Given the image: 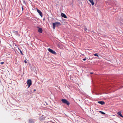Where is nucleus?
Returning a JSON list of instances; mask_svg holds the SVG:
<instances>
[{"label": "nucleus", "mask_w": 123, "mask_h": 123, "mask_svg": "<svg viewBox=\"0 0 123 123\" xmlns=\"http://www.w3.org/2000/svg\"><path fill=\"white\" fill-rule=\"evenodd\" d=\"M84 30L85 31H86L87 30V29L86 27H85L84 29Z\"/></svg>", "instance_id": "17"}, {"label": "nucleus", "mask_w": 123, "mask_h": 123, "mask_svg": "<svg viewBox=\"0 0 123 123\" xmlns=\"http://www.w3.org/2000/svg\"><path fill=\"white\" fill-rule=\"evenodd\" d=\"M14 32H15V33L16 34L18 35H19V34H18V31H16Z\"/></svg>", "instance_id": "15"}, {"label": "nucleus", "mask_w": 123, "mask_h": 123, "mask_svg": "<svg viewBox=\"0 0 123 123\" xmlns=\"http://www.w3.org/2000/svg\"><path fill=\"white\" fill-rule=\"evenodd\" d=\"M48 50L49 52H50L52 54H56V52L55 51L53 50L52 49H51L50 48H49L47 49Z\"/></svg>", "instance_id": "3"}, {"label": "nucleus", "mask_w": 123, "mask_h": 123, "mask_svg": "<svg viewBox=\"0 0 123 123\" xmlns=\"http://www.w3.org/2000/svg\"><path fill=\"white\" fill-rule=\"evenodd\" d=\"M37 12L39 13L41 17H42L43 14L37 8Z\"/></svg>", "instance_id": "4"}, {"label": "nucleus", "mask_w": 123, "mask_h": 123, "mask_svg": "<svg viewBox=\"0 0 123 123\" xmlns=\"http://www.w3.org/2000/svg\"><path fill=\"white\" fill-rule=\"evenodd\" d=\"M97 102L98 103L102 105H104L105 103V102L104 101H99Z\"/></svg>", "instance_id": "8"}, {"label": "nucleus", "mask_w": 123, "mask_h": 123, "mask_svg": "<svg viewBox=\"0 0 123 123\" xmlns=\"http://www.w3.org/2000/svg\"><path fill=\"white\" fill-rule=\"evenodd\" d=\"M89 1L91 2L92 5H94V3L93 2V0H88Z\"/></svg>", "instance_id": "10"}, {"label": "nucleus", "mask_w": 123, "mask_h": 123, "mask_svg": "<svg viewBox=\"0 0 123 123\" xmlns=\"http://www.w3.org/2000/svg\"><path fill=\"white\" fill-rule=\"evenodd\" d=\"M99 112L100 113H101V114L103 115H104L105 114V113L104 112H103L100 111H99Z\"/></svg>", "instance_id": "12"}, {"label": "nucleus", "mask_w": 123, "mask_h": 123, "mask_svg": "<svg viewBox=\"0 0 123 123\" xmlns=\"http://www.w3.org/2000/svg\"><path fill=\"white\" fill-rule=\"evenodd\" d=\"M28 88H29L30 86L31 85H29V84H28Z\"/></svg>", "instance_id": "21"}, {"label": "nucleus", "mask_w": 123, "mask_h": 123, "mask_svg": "<svg viewBox=\"0 0 123 123\" xmlns=\"http://www.w3.org/2000/svg\"><path fill=\"white\" fill-rule=\"evenodd\" d=\"M32 81L31 80L28 79V80L27 81V84H29L31 85L32 84Z\"/></svg>", "instance_id": "6"}, {"label": "nucleus", "mask_w": 123, "mask_h": 123, "mask_svg": "<svg viewBox=\"0 0 123 123\" xmlns=\"http://www.w3.org/2000/svg\"><path fill=\"white\" fill-rule=\"evenodd\" d=\"M60 23L59 22H56L53 23V29H55V27H58L61 25Z\"/></svg>", "instance_id": "1"}, {"label": "nucleus", "mask_w": 123, "mask_h": 123, "mask_svg": "<svg viewBox=\"0 0 123 123\" xmlns=\"http://www.w3.org/2000/svg\"><path fill=\"white\" fill-rule=\"evenodd\" d=\"M90 73H91V74H93V73H92V72H90Z\"/></svg>", "instance_id": "24"}, {"label": "nucleus", "mask_w": 123, "mask_h": 123, "mask_svg": "<svg viewBox=\"0 0 123 123\" xmlns=\"http://www.w3.org/2000/svg\"><path fill=\"white\" fill-rule=\"evenodd\" d=\"M97 54H98L97 53H95V54H94V55L95 56H97L98 57V55Z\"/></svg>", "instance_id": "16"}, {"label": "nucleus", "mask_w": 123, "mask_h": 123, "mask_svg": "<svg viewBox=\"0 0 123 123\" xmlns=\"http://www.w3.org/2000/svg\"><path fill=\"white\" fill-rule=\"evenodd\" d=\"M24 62L25 63H27V61H26V60H25L24 61Z\"/></svg>", "instance_id": "20"}, {"label": "nucleus", "mask_w": 123, "mask_h": 123, "mask_svg": "<svg viewBox=\"0 0 123 123\" xmlns=\"http://www.w3.org/2000/svg\"><path fill=\"white\" fill-rule=\"evenodd\" d=\"M38 32L40 33H42L43 31L42 29L41 28H39V27H38Z\"/></svg>", "instance_id": "7"}, {"label": "nucleus", "mask_w": 123, "mask_h": 123, "mask_svg": "<svg viewBox=\"0 0 123 123\" xmlns=\"http://www.w3.org/2000/svg\"><path fill=\"white\" fill-rule=\"evenodd\" d=\"M35 120L34 119H29V121L30 123H34L35 122Z\"/></svg>", "instance_id": "5"}, {"label": "nucleus", "mask_w": 123, "mask_h": 123, "mask_svg": "<svg viewBox=\"0 0 123 123\" xmlns=\"http://www.w3.org/2000/svg\"><path fill=\"white\" fill-rule=\"evenodd\" d=\"M43 20H44V19Z\"/></svg>", "instance_id": "25"}, {"label": "nucleus", "mask_w": 123, "mask_h": 123, "mask_svg": "<svg viewBox=\"0 0 123 123\" xmlns=\"http://www.w3.org/2000/svg\"><path fill=\"white\" fill-rule=\"evenodd\" d=\"M43 104L44 105H45V106H47V105H48L47 103L45 102H44Z\"/></svg>", "instance_id": "14"}, {"label": "nucleus", "mask_w": 123, "mask_h": 123, "mask_svg": "<svg viewBox=\"0 0 123 123\" xmlns=\"http://www.w3.org/2000/svg\"><path fill=\"white\" fill-rule=\"evenodd\" d=\"M36 91V89H34V91Z\"/></svg>", "instance_id": "23"}, {"label": "nucleus", "mask_w": 123, "mask_h": 123, "mask_svg": "<svg viewBox=\"0 0 123 123\" xmlns=\"http://www.w3.org/2000/svg\"><path fill=\"white\" fill-rule=\"evenodd\" d=\"M62 101L63 103L66 104L68 106L70 104L69 102L66 99H62Z\"/></svg>", "instance_id": "2"}, {"label": "nucleus", "mask_w": 123, "mask_h": 123, "mask_svg": "<svg viewBox=\"0 0 123 123\" xmlns=\"http://www.w3.org/2000/svg\"><path fill=\"white\" fill-rule=\"evenodd\" d=\"M121 112H119L117 113V114L119 115V116L123 118V116L121 114Z\"/></svg>", "instance_id": "11"}, {"label": "nucleus", "mask_w": 123, "mask_h": 123, "mask_svg": "<svg viewBox=\"0 0 123 123\" xmlns=\"http://www.w3.org/2000/svg\"><path fill=\"white\" fill-rule=\"evenodd\" d=\"M22 10L23 11V6H22Z\"/></svg>", "instance_id": "22"}, {"label": "nucleus", "mask_w": 123, "mask_h": 123, "mask_svg": "<svg viewBox=\"0 0 123 123\" xmlns=\"http://www.w3.org/2000/svg\"><path fill=\"white\" fill-rule=\"evenodd\" d=\"M18 49L20 51V53H21V54L22 55H23V54L22 53V51H21V50L19 48H18Z\"/></svg>", "instance_id": "13"}, {"label": "nucleus", "mask_w": 123, "mask_h": 123, "mask_svg": "<svg viewBox=\"0 0 123 123\" xmlns=\"http://www.w3.org/2000/svg\"><path fill=\"white\" fill-rule=\"evenodd\" d=\"M61 16L62 17H63L64 18H66L67 17L66 15L64 13H61Z\"/></svg>", "instance_id": "9"}, {"label": "nucleus", "mask_w": 123, "mask_h": 123, "mask_svg": "<svg viewBox=\"0 0 123 123\" xmlns=\"http://www.w3.org/2000/svg\"><path fill=\"white\" fill-rule=\"evenodd\" d=\"M4 63V62H0V64H3Z\"/></svg>", "instance_id": "19"}, {"label": "nucleus", "mask_w": 123, "mask_h": 123, "mask_svg": "<svg viewBox=\"0 0 123 123\" xmlns=\"http://www.w3.org/2000/svg\"><path fill=\"white\" fill-rule=\"evenodd\" d=\"M87 59L86 57H85L84 58H83L82 59V60L83 61H85Z\"/></svg>", "instance_id": "18"}]
</instances>
